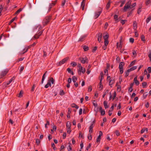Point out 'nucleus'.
Listing matches in <instances>:
<instances>
[{
  "mask_svg": "<svg viewBox=\"0 0 151 151\" xmlns=\"http://www.w3.org/2000/svg\"><path fill=\"white\" fill-rule=\"evenodd\" d=\"M105 35H104V50L106 49V46L109 42L108 39L109 37V35L107 32L105 33Z\"/></svg>",
  "mask_w": 151,
  "mask_h": 151,
  "instance_id": "f257e3e1",
  "label": "nucleus"
},
{
  "mask_svg": "<svg viewBox=\"0 0 151 151\" xmlns=\"http://www.w3.org/2000/svg\"><path fill=\"white\" fill-rule=\"evenodd\" d=\"M51 19L52 16L51 15L46 17L43 20L42 24L43 25L45 26L47 25Z\"/></svg>",
  "mask_w": 151,
  "mask_h": 151,
  "instance_id": "f03ea898",
  "label": "nucleus"
},
{
  "mask_svg": "<svg viewBox=\"0 0 151 151\" xmlns=\"http://www.w3.org/2000/svg\"><path fill=\"white\" fill-rule=\"evenodd\" d=\"M51 82L53 84L54 83V79L51 77L48 80L47 83L45 86V87L46 88H48L49 86H51Z\"/></svg>",
  "mask_w": 151,
  "mask_h": 151,
  "instance_id": "7ed1b4c3",
  "label": "nucleus"
},
{
  "mask_svg": "<svg viewBox=\"0 0 151 151\" xmlns=\"http://www.w3.org/2000/svg\"><path fill=\"white\" fill-rule=\"evenodd\" d=\"M69 58L68 57H67L64 58L61 60L57 64V65L58 66H60L64 64L67 61V60H68Z\"/></svg>",
  "mask_w": 151,
  "mask_h": 151,
  "instance_id": "20e7f679",
  "label": "nucleus"
},
{
  "mask_svg": "<svg viewBox=\"0 0 151 151\" xmlns=\"http://www.w3.org/2000/svg\"><path fill=\"white\" fill-rule=\"evenodd\" d=\"M79 59L82 63H88V58L86 56L84 58L80 57L79 58Z\"/></svg>",
  "mask_w": 151,
  "mask_h": 151,
  "instance_id": "39448f33",
  "label": "nucleus"
},
{
  "mask_svg": "<svg viewBox=\"0 0 151 151\" xmlns=\"http://www.w3.org/2000/svg\"><path fill=\"white\" fill-rule=\"evenodd\" d=\"M102 8H101L100 7L99 8V9H98V11L97 12H96L95 13V15L94 16V18L95 19H96L100 15L101 13V12L102 11Z\"/></svg>",
  "mask_w": 151,
  "mask_h": 151,
  "instance_id": "423d86ee",
  "label": "nucleus"
},
{
  "mask_svg": "<svg viewBox=\"0 0 151 151\" xmlns=\"http://www.w3.org/2000/svg\"><path fill=\"white\" fill-rule=\"evenodd\" d=\"M124 63L123 62H120L119 66V68L120 69V74H122L123 73V66L124 65Z\"/></svg>",
  "mask_w": 151,
  "mask_h": 151,
  "instance_id": "0eeeda50",
  "label": "nucleus"
},
{
  "mask_svg": "<svg viewBox=\"0 0 151 151\" xmlns=\"http://www.w3.org/2000/svg\"><path fill=\"white\" fill-rule=\"evenodd\" d=\"M15 77L14 76L12 77L8 81V83L4 82L3 83V84L5 86V87H6L7 85H9L13 80L15 79Z\"/></svg>",
  "mask_w": 151,
  "mask_h": 151,
  "instance_id": "6e6552de",
  "label": "nucleus"
},
{
  "mask_svg": "<svg viewBox=\"0 0 151 151\" xmlns=\"http://www.w3.org/2000/svg\"><path fill=\"white\" fill-rule=\"evenodd\" d=\"M8 71L9 70L7 69L6 70H5L2 71L1 73L0 78H2L4 76H5L8 73Z\"/></svg>",
  "mask_w": 151,
  "mask_h": 151,
  "instance_id": "1a4fd4ad",
  "label": "nucleus"
},
{
  "mask_svg": "<svg viewBox=\"0 0 151 151\" xmlns=\"http://www.w3.org/2000/svg\"><path fill=\"white\" fill-rule=\"evenodd\" d=\"M30 48V46H29L27 47H26L21 52H20V53L21 54H24L26 52H27L29 49Z\"/></svg>",
  "mask_w": 151,
  "mask_h": 151,
  "instance_id": "9d476101",
  "label": "nucleus"
},
{
  "mask_svg": "<svg viewBox=\"0 0 151 151\" xmlns=\"http://www.w3.org/2000/svg\"><path fill=\"white\" fill-rule=\"evenodd\" d=\"M103 135V133L101 131L99 132V135L98 136L97 140L96 142L97 143H99L100 141L101 137Z\"/></svg>",
  "mask_w": 151,
  "mask_h": 151,
  "instance_id": "9b49d317",
  "label": "nucleus"
},
{
  "mask_svg": "<svg viewBox=\"0 0 151 151\" xmlns=\"http://www.w3.org/2000/svg\"><path fill=\"white\" fill-rule=\"evenodd\" d=\"M85 0H83L82 2L81 3V7L82 8V9L83 10H84V7L85 4Z\"/></svg>",
  "mask_w": 151,
  "mask_h": 151,
  "instance_id": "f8f14e48",
  "label": "nucleus"
},
{
  "mask_svg": "<svg viewBox=\"0 0 151 151\" xmlns=\"http://www.w3.org/2000/svg\"><path fill=\"white\" fill-rule=\"evenodd\" d=\"M102 37V34L101 33H99L98 35V40L99 42L101 41V39Z\"/></svg>",
  "mask_w": 151,
  "mask_h": 151,
  "instance_id": "ddd939ff",
  "label": "nucleus"
},
{
  "mask_svg": "<svg viewBox=\"0 0 151 151\" xmlns=\"http://www.w3.org/2000/svg\"><path fill=\"white\" fill-rule=\"evenodd\" d=\"M101 77V78L99 79H100V82L99 83V85H101V84H102V80L103 78L104 77V74L103 73V72H101L100 73Z\"/></svg>",
  "mask_w": 151,
  "mask_h": 151,
  "instance_id": "4468645a",
  "label": "nucleus"
},
{
  "mask_svg": "<svg viewBox=\"0 0 151 151\" xmlns=\"http://www.w3.org/2000/svg\"><path fill=\"white\" fill-rule=\"evenodd\" d=\"M137 79V76H136V77H135L134 78V83H135V84L137 85H138L139 84V81H138Z\"/></svg>",
  "mask_w": 151,
  "mask_h": 151,
  "instance_id": "2eb2a0df",
  "label": "nucleus"
},
{
  "mask_svg": "<svg viewBox=\"0 0 151 151\" xmlns=\"http://www.w3.org/2000/svg\"><path fill=\"white\" fill-rule=\"evenodd\" d=\"M94 125H93V124H91L89 127V133H91L93 132V128L94 127Z\"/></svg>",
  "mask_w": 151,
  "mask_h": 151,
  "instance_id": "dca6fc26",
  "label": "nucleus"
},
{
  "mask_svg": "<svg viewBox=\"0 0 151 151\" xmlns=\"http://www.w3.org/2000/svg\"><path fill=\"white\" fill-rule=\"evenodd\" d=\"M133 29L135 31H136L137 30V24L136 21H134L133 22Z\"/></svg>",
  "mask_w": 151,
  "mask_h": 151,
  "instance_id": "f3484780",
  "label": "nucleus"
},
{
  "mask_svg": "<svg viewBox=\"0 0 151 151\" xmlns=\"http://www.w3.org/2000/svg\"><path fill=\"white\" fill-rule=\"evenodd\" d=\"M79 71H80V73L81 74V73L82 72L83 73H84L86 71L85 69L84 68L81 67L79 69Z\"/></svg>",
  "mask_w": 151,
  "mask_h": 151,
  "instance_id": "a211bd4d",
  "label": "nucleus"
},
{
  "mask_svg": "<svg viewBox=\"0 0 151 151\" xmlns=\"http://www.w3.org/2000/svg\"><path fill=\"white\" fill-rule=\"evenodd\" d=\"M86 37V36L85 35L82 36L79 38L78 40V41L81 42L83 41L84 40L85 38Z\"/></svg>",
  "mask_w": 151,
  "mask_h": 151,
  "instance_id": "6ab92c4d",
  "label": "nucleus"
},
{
  "mask_svg": "<svg viewBox=\"0 0 151 151\" xmlns=\"http://www.w3.org/2000/svg\"><path fill=\"white\" fill-rule=\"evenodd\" d=\"M47 72V71H46L43 75L42 79V81H41V83L42 84L43 83V81L44 80V79L45 78V75Z\"/></svg>",
  "mask_w": 151,
  "mask_h": 151,
  "instance_id": "aec40b11",
  "label": "nucleus"
},
{
  "mask_svg": "<svg viewBox=\"0 0 151 151\" xmlns=\"http://www.w3.org/2000/svg\"><path fill=\"white\" fill-rule=\"evenodd\" d=\"M66 126L67 128H71V124L70 122H67Z\"/></svg>",
  "mask_w": 151,
  "mask_h": 151,
  "instance_id": "412c9836",
  "label": "nucleus"
},
{
  "mask_svg": "<svg viewBox=\"0 0 151 151\" xmlns=\"http://www.w3.org/2000/svg\"><path fill=\"white\" fill-rule=\"evenodd\" d=\"M103 88V85L102 84H101V85H98V88L99 90L101 91L102 90Z\"/></svg>",
  "mask_w": 151,
  "mask_h": 151,
  "instance_id": "4be33fe9",
  "label": "nucleus"
},
{
  "mask_svg": "<svg viewBox=\"0 0 151 151\" xmlns=\"http://www.w3.org/2000/svg\"><path fill=\"white\" fill-rule=\"evenodd\" d=\"M111 2L110 0L107 3L106 6V9L108 10L110 6Z\"/></svg>",
  "mask_w": 151,
  "mask_h": 151,
  "instance_id": "5701e85b",
  "label": "nucleus"
},
{
  "mask_svg": "<svg viewBox=\"0 0 151 151\" xmlns=\"http://www.w3.org/2000/svg\"><path fill=\"white\" fill-rule=\"evenodd\" d=\"M99 111L101 113V115H104V111L102 110V108L101 107H99Z\"/></svg>",
  "mask_w": 151,
  "mask_h": 151,
  "instance_id": "b1692460",
  "label": "nucleus"
},
{
  "mask_svg": "<svg viewBox=\"0 0 151 151\" xmlns=\"http://www.w3.org/2000/svg\"><path fill=\"white\" fill-rule=\"evenodd\" d=\"M71 106L73 108H75L76 109H78L79 108V106L73 103L71 105Z\"/></svg>",
  "mask_w": 151,
  "mask_h": 151,
  "instance_id": "393cba45",
  "label": "nucleus"
},
{
  "mask_svg": "<svg viewBox=\"0 0 151 151\" xmlns=\"http://www.w3.org/2000/svg\"><path fill=\"white\" fill-rule=\"evenodd\" d=\"M46 49L45 50L44 49L43 50V57H45L47 56V50Z\"/></svg>",
  "mask_w": 151,
  "mask_h": 151,
  "instance_id": "a878e982",
  "label": "nucleus"
},
{
  "mask_svg": "<svg viewBox=\"0 0 151 151\" xmlns=\"http://www.w3.org/2000/svg\"><path fill=\"white\" fill-rule=\"evenodd\" d=\"M77 79V78L75 76H73L72 78V81L74 83L76 82Z\"/></svg>",
  "mask_w": 151,
  "mask_h": 151,
  "instance_id": "bb28decb",
  "label": "nucleus"
},
{
  "mask_svg": "<svg viewBox=\"0 0 151 151\" xmlns=\"http://www.w3.org/2000/svg\"><path fill=\"white\" fill-rule=\"evenodd\" d=\"M83 48L85 51H87L89 49L88 47L86 45L83 46Z\"/></svg>",
  "mask_w": 151,
  "mask_h": 151,
  "instance_id": "cd10ccee",
  "label": "nucleus"
},
{
  "mask_svg": "<svg viewBox=\"0 0 151 151\" xmlns=\"http://www.w3.org/2000/svg\"><path fill=\"white\" fill-rule=\"evenodd\" d=\"M22 9L20 8L14 14H15V15L18 14L20 12H21L22 11Z\"/></svg>",
  "mask_w": 151,
  "mask_h": 151,
  "instance_id": "c85d7f7f",
  "label": "nucleus"
},
{
  "mask_svg": "<svg viewBox=\"0 0 151 151\" xmlns=\"http://www.w3.org/2000/svg\"><path fill=\"white\" fill-rule=\"evenodd\" d=\"M142 7V5H141L139 6V8L138 10L137 13L138 14H139V13H140V12H141V9Z\"/></svg>",
  "mask_w": 151,
  "mask_h": 151,
  "instance_id": "c756f323",
  "label": "nucleus"
},
{
  "mask_svg": "<svg viewBox=\"0 0 151 151\" xmlns=\"http://www.w3.org/2000/svg\"><path fill=\"white\" fill-rule=\"evenodd\" d=\"M137 68V66H134L129 69V70L130 71H131L136 69Z\"/></svg>",
  "mask_w": 151,
  "mask_h": 151,
  "instance_id": "7c9ffc66",
  "label": "nucleus"
},
{
  "mask_svg": "<svg viewBox=\"0 0 151 151\" xmlns=\"http://www.w3.org/2000/svg\"><path fill=\"white\" fill-rule=\"evenodd\" d=\"M129 8H131V9L132 8L131 7H128V6H124V9H123V10H124V12H126L127 10V9H129Z\"/></svg>",
  "mask_w": 151,
  "mask_h": 151,
  "instance_id": "2f4dec72",
  "label": "nucleus"
},
{
  "mask_svg": "<svg viewBox=\"0 0 151 151\" xmlns=\"http://www.w3.org/2000/svg\"><path fill=\"white\" fill-rule=\"evenodd\" d=\"M151 20V16H149L147 18L146 22L147 23H148Z\"/></svg>",
  "mask_w": 151,
  "mask_h": 151,
  "instance_id": "473e14b6",
  "label": "nucleus"
},
{
  "mask_svg": "<svg viewBox=\"0 0 151 151\" xmlns=\"http://www.w3.org/2000/svg\"><path fill=\"white\" fill-rule=\"evenodd\" d=\"M130 71H131L129 70V69L126 72V74L125 76V77H127L129 75V73Z\"/></svg>",
  "mask_w": 151,
  "mask_h": 151,
  "instance_id": "72a5a7b5",
  "label": "nucleus"
},
{
  "mask_svg": "<svg viewBox=\"0 0 151 151\" xmlns=\"http://www.w3.org/2000/svg\"><path fill=\"white\" fill-rule=\"evenodd\" d=\"M57 1V0H55L54 2L52 3L51 4H50L49 5L52 6H52H54L56 4Z\"/></svg>",
  "mask_w": 151,
  "mask_h": 151,
  "instance_id": "f704fd0d",
  "label": "nucleus"
},
{
  "mask_svg": "<svg viewBox=\"0 0 151 151\" xmlns=\"http://www.w3.org/2000/svg\"><path fill=\"white\" fill-rule=\"evenodd\" d=\"M16 18V17H14L12 19L10 22L9 23V24L10 25L15 19Z\"/></svg>",
  "mask_w": 151,
  "mask_h": 151,
  "instance_id": "c9c22d12",
  "label": "nucleus"
},
{
  "mask_svg": "<svg viewBox=\"0 0 151 151\" xmlns=\"http://www.w3.org/2000/svg\"><path fill=\"white\" fill-rule=\"evenodd\" d=\"M130 4H131V2H130L129 1L126 3V4H125V6H127L128 7H131V6H130Z\"/></svg>",
  "mask_w": 151,
  "mask_h": 151,
  "instance_id": "e433bc0d",
  "label": "nucleus"
},
{
  "mask_svg": "<svg viewBox=\"0 0 151 151\" xmlns=\"http://www.w3.org/2000/svg\"><path fill=\"white\" fill-rule=\"evenodd\" d=\"M23 93V91H20L18 97H21L22 96V94Z\"/></svg>",
  "mask_w": 151,
  "mask_h": 151,
  "instance_id": "4c0bfd02",
  "label": "nucleus"
},
{
  "mask_svg": "<svg viewBox=\"0 0 151 151\" xmlns=\"http://www.w3.org/2000/svg\"><path fill=\"white\" fill-rule=\"evenodd\" d=\"M88 138L89 140H91L92 139V136L91 133H89L88 136Z\"/></svg>",
  "mask_w": 151,
  "mask_h": 151,
  "instance_id": "58836bf2",
  "label": "nucleus"
},
{
  "mask_svg": "<svg viewBox=\"0 0 151 151\" xmlns=\"http://www.w3.org/2000/svg\"><path fill=\"white\" fill-rule=\"evenodd\" d=\"M70 64L72 65L73 67H75L76 65L77 64L76 62H72Z\"/></svg>",
  "mask_w": 151,
  "mask_h": 151,
  "instance_id": "ea45409f",
  "label": "nucleus"
},
{
  "mask_svg": "<svg viewBox=\"0 0 151 151\" xmlns=\"http://www.w3.org/2000/svg\"><path fill=\"white\" fill-rule=\"evenodd\" d=\"M141 40L142 41H145V37L144 35H141Z\"/></svg>",
  "mask_w": 151,
  "mask_h": 151,
  "instance_id": "a19ab883",
  "label": "nucleus"
},
{
  "mask_svg": "<svg viewBox=\"0 0 151 151\" xmlns=\"http://www.w3.org/2000/svg\"><path fill=\"white\" fill-rule=\"evenodd\" d=\"M93 104L95 107H96L97 106V104L96 102V101H95V100L93 101Z\"/></svg>",
  "mask_w": 151,
  "mask_h": 151,
  "instance_id": "79ce46f5",
  "label": "nucleus"
},
{
  "mask_svg": "<svg viewBox=\"0 0 151 151\" xmlns=\"http://www.w3.org/2000/svg\"><path fill=\"white\" fill-rule=\"evenodd\" d=\"M135 60H134L132 61L131 63H130V65H129V66L130 67L133 65L135 64Z\"/></svg>",
  "mask_w": 151,
  "mask_h": 151,
  "instance_id": "37998d69",
  "label": "nucleus"
},
{
  "mask_svg": "<svg viewBox=\"0 0 151 151\" xmlns=\"http://www.w3.org/2000/svg\"><path fill=\"white\" fill-rule=\"evenodd\" d=\"M151 2L150 0H146V5H148Z\"/></svg>",
  "mask_w": 151,
  "mask_h": 151,
  "instance_id": "c03bdc74",
  "label": "nucleus"
},
{
  "mask_svg": "<svg viewBox=\"0 0 151 151\" xmlns=\"http://www.w3.org/2000/svg\"><path fill=\"white\" fill-rule=\"evenodd\" d=\"M109 106L107 105V103L104 101V107L106 108H108Z\"/></svg>",
  "mask_w": 151,
  "mask_h": 151,
  "instance_id": "a18cd8bd",
  "label": "nucleus"
},
{
  "mask_svg": "<svg viewBox=\"0 0 151 151\" xmlns=\"http://www.w3.org/2000/svg\"><path fill=\"white\" fill-rule=\"evenodd\" d=\"M65 94V93L63 90H62L60 91V95L62 96Z\"/></svg>",
  "mask_w": 151,
  "mask_h": 151,
  "instance_id": "49530a36",
  "label": "nucleus"
},
{
  "mask_svg": "<svg viewBox=\"0 0 151 151\" xmlns=\"http://www.w3.org/2000/svg\"><path fill=\"white\" fill-rule=\"evenodd\" d=\"M66 0H64L62 2L61 6H64L66 3Z\"/></svg>",
  "mask_w": 151,
  "mask_h": 151,
  "instance_id": "de8ad7c7",
  "label": "nucleus"
},
{
  "mask_svg": "<svg viewBox=\"0 0 151 151\" xmlns=\"http://www.w3.org/2000/svg\"><path fill=\"white\" fill-rule=\"evenodd\" d=\"M142 87L143 88H145L147 85V83L146 82H144L142 83Z\"/></svg>",
  "mask_w": 151,
  "mask_h": 151,
  "instance_id": "09e8293b",
  "label": "nucleus"
},
{
  "mask_svg": "<svg viewBox=\"0 0 151 151\" xmlns=\"http://www.w3.org/2000/svg\"><path fill=\"white\" fill-rule=\"evenodd\" d=\"M42 32H43V31L42 30L41 32H39L38 33H37V34H36V35H37L39 37L40 36V35H41V34H42Z\"/></svg>",
  "mask_w": 151,
  "mask_h": 151,
  "instance_id": "8fccbe9b",
  "label": "nucleus"
},
{
  "mask_svg": "<svg viewBox=\"0 0 151 151\" xmlns=\"http://www.w3.org/2000/svg\"><path fill=\"white\" fill-rule=\"evenodd\" d=\"M36 142L37 145H38L40 143V141L39 139H36Z\"/></svg>",
  "mask_w": 151,
  "mask_h": 151,
  "instance_id": "3c124183",
  "label": "nucleus"
},
{
  "mask_svg": "<svg viewBox=\"0 0 151 151\" xmlns=\"http://www.w3.org/2000/svg\"><path fill=\"white\" fill-rule=\"evenodd\" d=\"M50 124V122L48 121H47V123L45 125V128H47V125H49Z\"/></svg>",
  "mask_w": 151,
  "mask_h": 151,
  "instance_id": "603ef678",
  "label": "nucleus"
},
{
  "mask_svg": "<svg viewBox=\"0 0 151 151\" xmlns=\"http://www.w3.org/2000/svg\"><path fill=\"white\" fill-rule=\"evenodd\" d=\"M125 0H124L123 1H121L122 2V3L120 6V7H122L123 6V5L125 3Z\"/></svg>",
  "mask_w": 151,
  "mask_h": 151,
  "instance_id": "864d4df0",
  "label": "nucleus"
},
{
  "mask_svg": "<svg viewBox=\"0 0 151 151\" xmlns=\"http://www.w3.org/2000/svg\"><path fill=\"white\" fill-rule=\"evenodd\" d=\"M147 95V92L143 94V97L144 99H145Z\"/></svg>",
  "mask_w": 151,
  "mask_h": 151,
  "instance_id": "5fc2aeb1",
  "label": "nucleus"
},
{
  "mask_svg": "<svg viewBox=\"0 0 151 151\" xmlns=\"http://www.w3.org/2000/svg\"><path fill=\"white\" fill-rule=\"evenodd\" d=\"M24 66H21L20 68V73H21L22 71L24 70Z\"/></svg>",
  "mask_w": 151,
  "mask_h": 151,
  "instance_id": "6e6d98bb",
  "label": "nucleus"
},
{
  "mask_svg": "<svg viewBox=\"0 0 151 151\" xmlns=\"http://www.w3.org/2000/svg\"><path fill=\"white\" fill-rule=\"evenodd\" d=\"M115 132L116 135L117 136H119L120 134L119 132L118 131V130H116Z\"/></svg>",
  "mask_w": 151,
  "mask_h": 151,
  "instance_id": "4d7b16f0",
  "label": "nucleus"
},
{
  "mask_svg": "<svg viewBox=\"0 0 151 151\" xmlns=\"http://www.w3.org/2000/svg\"><path fill=\"white\" fill-rule=\"evenodd\" d=\"M132 54L134 55V57L136 56L137 55V53L136 52L135 50H133L132 52Z\"/></svg>",
  "mask_w": 151,
  "mask_h": 151,
  "instance_id": "13d9d810",
  "label": "nucleus"
},
{
  "mask_svg": "<svg viewBox=\"0 0 151 151\" xmlns=\"http://www.w3.org/2000/svg\"><path fill=\"white\" fill-rule=\"evenodd\" d=\"M91 143H89L88 145V146L86 148V150H88V149H89L91 147Z\"/></svg>",
  "mask_w": 151,
  "mask_h": 151,
  "instance_id": "bf43d9fd",
  "label": "nucleus"
},
{
  "mask_svg": "<svg viewBox=\"0 0 151 151\" xmlns=\"http://www.w3.org/2000/svg\"><path fill=\"white\" fill-rule=\"evenodd\" d=\"M67 132L69 134H70L71 132V128H67Z\"/></svg>",
  "mask_w": 151,
  "mask_h": 151,
  "instance_id": "052dcab7",
  "label": "nucleus"
},
{
  "mask_svg": "<svg viewBox=\"0 0 151 151\" xmlns=\"http://www.w3.org/2000/svg\"><path fill=\"white\" fill-rule=\"evenodd\" d=\"M92 90V87L91 86H90L88 87V92H90Z\"/></svg>",
  "mask_w": 151,
  "mask_h": 151,
  "instance_id": "680f3d73",
  "label": "nucleus"
},
{
  "mask_svg": "<svg viewBox=\"0 0 151 151\" xmlns=\"http://www.w3.org/2000/svg\"><path fill=\"white\" fill-rule=\"evenodd\" d=\"M134 40L133 38H131L129 39V41L133 43L134 42Z\"/></svg>",
  "mask_w": 151,
  "mask_h": 151,
  "instance_id": "e2e57ef3",
  "label": "nucleus"
},
{
  "mask_svg": "<svg viewBox=\"0 0 151 151\" xmlns=\"http://www.w3.org/2000/svg\"><path fill=\"white\" fill-rule=\"evenodd\" d=\"M97 49V47L96 46L95 47L93 48V49L92 50V52H94Z\"/></svg>",
  "mask_w": 151,
  "mask_h": 151,
  "instance_id": "0e129e2a",
  "label": "nucleus"
},
{
  "mask_svg": "<svg viewBox=\"0 0 151 151\" xmlns=\"http://www.w3.org/2000/svg\"><path fill=\"white\" fill-rule=\"evenodd\" d=\"M66 135V134L65 132H64L63 133V139H64L65 138Z\"/></svg>",
  "mask_w": 151,
  "mask_h": 151,
  "instance_id": "69168bd1",
  "label": "nucleus"
},
{
  "mask_svg": "<svg viewBox=\"0 0 151 151\" xmlns=\"http://www.w3.org/2000/svg\"><path fill=\"white\" fill-rule=\"evenodd\" d=\"M147 70L148 71L149 73H151V67H148L147 68Z\"/></svg>",
  "mask_w": 151,
  "mask_h": 151,
  "instance_id": "338daca9",
  "label": "nucleus"
},
{
  "mask_svg": "<svg viewBox=\"0 0 151 151\" xmlns=\"http://www.w3.org/2000/svg\"><path fill=\"white\" fill-rule=\"evenodd\" d=\"M67 70L68 71V72L69 73H71V72H72V70H71V69L70 68H68L67 69Z\"/></svg>",
  "mask_w": 151,
  "mask_h": 151,
  "instance_id": "774afa93",
  "label": "nucleus"
}]
</instances>
